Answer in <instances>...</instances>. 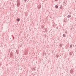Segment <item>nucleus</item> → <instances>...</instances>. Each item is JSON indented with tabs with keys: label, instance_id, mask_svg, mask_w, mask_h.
Instances as JSON below:
<instances>
[{
	"label": "nucleus",
	"instance_id": "nucleus-1",
	"mask_svg": "<svg viewBox=\"0 0 76 76\" xmlns=\"http://www.w3.org/2000/svg\"><path fill=\"white\" fill-rule=\"evenodd\" d=\"M20 0H17V6L18 7L20 6Z\"/></svg>",
	"mask_w": 76,
	"mask_h": 76
},
{
	"label": "nucleus",
	"instance_id": "nucleus-2",
	"mask_svg": "<svg viewBox=\"0 0 76 76\" xmlns=\"http://www.w3.org/2000/svg\"><path fill=\"white\" fill-rule=\"evenodd\" d=\"M70 73H71V74H73V70L72 69L70 70Z\"/></svg>",
	"mask_w": 76,
	"mask_h": 76
},
{
	"label": "nucleus",
	"instance_id": "nucleus-3",
	"mask_svg": "<svg viewBox=\"0 0 76 76\" xmlns=\"http://www.w3.org/2000/svg\"><path fill=\"white\" fill-rule=\"evenodd\" d=\"M64 5L65 6H66V5H67V2L66 1H65L64 2Z\"/></svg>",
	"mask_w": 76,
	"mask_h": 76
},
{
	"label": "nucleus",
	"instance_id": "nucleus-4",
	"mask_svg": "<svg viewBox=\"0 0 76 76\" xmlns=\"http://www.w3.org/2000/svg\"><path fill=\"white\" fill-rule=\"evenodd\" d=\"M67 18H71V15H69L67 16Z\"/></svg>",
	"mask_w": 76,
	"mask_h": 76
},
{
	"label": "nucleus",
	"instance_id": "nucleus-5",
	"mask_svg": "<svg viewBox=\"0 0 76 76\" xmlns=\"http://www.w3.org/2000/svg\"><path fill=\"white\" fill-rule=\"evenodd\" d=\"M62 45H63V44H60L59 45V46H60V47H62Z\"/></svg>",
	"mask_w": 76,
	"mask_h": 76
},
{
	"label": "nucleus",
	"instance_id": "nucleus-6",
	"mask_svg": "<svg viewBox=\"0 0 76 76\" xmlns=\"http://www.w3.org/2000/svg\"><path fill=\"white\" fill-rule=\"evenodd\" d=\"M69 54L70 55H72L73 54V52H71L69 53Z\"/></svg>",
	"mask_w": 76,
	"mask_h": 76
},
{
	"label": "nucleus",
	"instance_id": "nucleus-7",
	"mask_svg": "<svg viewBox=\"0 0 76 76\" xmlns=\"http://www.w3.org/2000/svg\"><path fill=\"white\" fill-rule=\"evenodd\" d=\"M17 22H19L20 21V19L17 18Z\"/></svg>",
	"mask_w": 76,
	"mask_h": 76
},
{
	"label": "nucleus",
	"instance_id": "nucleus-8",
	"mask_svg": "<svg viewBox=\"0 0 76 76\" xmlns=\"http://www.w3.org/2000/svg\"><path fill=\"white\" fill-rule=\"evenodd\" d=\"M56 56L57 57H60V56H61V55H56Z\"/></svg>",
	"mask_w": 76,
	"mask_h": 76
},
{
	"label": "nucleus",
	"instance_id": "nucleus-9",
	"mask_svg": "<svg viewBox=\"0 0 76 76\" xmlns=\"http://www.w3.org/2000/svg\"><path fill=\"white\" fill-rule=\"evenodd\" d=\"M56 24H53V27L55 28V27H56ZM56 25H57V24H56Z\"/></svg>",
	"mask_w": 76,
	"mask_h": 76
},
{
	"label": "nucleus",
	"instance_id": "nucleus-10",
	"mask_svg": "<svg viewBox=\"0 0 76 76\" xmlns=\"http://www.w3.org/2000/svg\"><path fill=\"white\" fill-rule=\"evenodd\" d=\"M38 9H39H39H40V8H41V5H39V6H38Z\"/></svg>",
	"mask_w": 76,
	"mask_h": 76
},
{
	"label": "nucleus",
	"instance_id": "nucleus-11",
	"mask_svg": "<svg viewBox=\"0 0 76 76\" xmlns=\"http://www.w3.org/2000/svg\"><path fill=\"white\" fill-rule=\"evenodd\" d=\"M55 7L56 8H58V5H56L55 6Z\"/></svg>",
	"mask_w": 76,
	"mask_h": 76
},
{
	"label": "nucleus",
	"instance_id": "nucleus-12",
	"mask_svg": "<svg viewBox=\"0 0 76 76\" xmlns=\"http://www.w3.org/2000/svg\"><path fill=\"white\" fill-rule=\"evenodd\" d=\"M63 36L64 37H66V35H65V34H63Z\"/></svg>",
	"mask_w": 76,
	"mask_h": 76
},
{
	"label": "nucleus",
	"instance_id": "nucleus-13",
	"mask_svg": "<svg viewBox=\"0 0 76 76\" xmlns=\"http://www.w3.org/2000/svg\"><path fill=\"white\" fill-rule=\"evenodd\" d=\"M72 45H70V48H72Z\"/></svg>",
	"mask_w": 76,
	"mask_h": 76
},
{
	"label": "nucleus",
	"instance_id": "nucleus-14",
	"mask_svg": "<svg viewBox=\"0 0 76 76\" xmlns=\"http://www.w3.org/2000/svg\"><path fill=\"white\" fill-rule=\"evenodd\" d=\"M67 31H65V33L66 34H67Z\"/></svg>",
	"mask_w": 76,
	"mask_h": 76
},
{
	"label": "nucleus",
	"instance_id": "nucleus-15",
	"mask_svg": "<svg viewBox=\"0 0 76 76\" xmlns=\"http://www.w3.org/2000/svg\"><path fill=\"white\" fill-rule=\"evenodd\" d=\"M58 1V0H55V1Z\"/></svg>",
	"mask_w": 76,
	"mask_h": 76
},
{
	"label": "nucleus",
	"instance_id": "nucleus-16",
	"mask_svg": "<svg viewBox=\"0 0 76 76\" xmlns=\"http://www.w3.org/2000/svg\"><path fill=\"white\" fill-rule=\"evenodd\" d=\"M35 68H33V69L35 70Z\"/></svg>",
	"mask_w": 76,
	"mask_h": 76
},
{
	"label": "nucleus",
	"instance_id": "nucleus-17",
	"mask_svg": "<svg viewBox=\"0 0 76 76\" xmlns=\"http://www.w3.org/2000/svg\"><path fill=\"white\" fill-rule=\"evenodd\" d=\"M24 1L25 2H26V0H24Z\"/></svg>",
	"mask_w": 76,
	"mask_h": 76
},
{
	"label": "nucleus",
	"instance_id": "nucleus-18",
	"mask_svg": "<svg viewBox=\"0 0 76 76\" xmlns=\"http://www.w3.org/2000/svg\"><path fill=\"white\" fill-rule=\"evenodd\" d=\"M71 13H72L71 12H70V14H71Z\"/></svg>",
	"mask_w": 76,
	"mask_h": 76
}]
</instances>
